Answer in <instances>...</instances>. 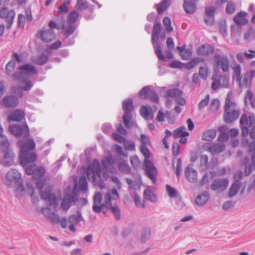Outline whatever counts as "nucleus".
Returning a JSON list of instances; mask_svg holds the SVG:
<instances>
[{"instance_id":"nucleus-1","label":"nucleus","mask_w":255,"mask_h":255,"mask_svg":"<svg viewBox=\"0 0 255 255\" xmlns=\"http://www.w3.org/2000/svg\"><path fill=\"white\" fill-rule=\"evenodd\" d=\"M115 161L111 155L108 156L105 159L101 161V165L100 164L98 160L94 159L92 161V166L88 167L86 169L87 176L89 179L92 178L93 180L96 179L95 175L103 181L107 180L109 177L110 173H114L116 169L114 167Z\"/></svg>"},{"instance_id":"nucleus-2","label":"nucleus","mask_w":255,"mask_h":255,"mask_svg":"<svg viewBox=\"0 0 255 255\" xmlns=\"http://www.w3.org/2000/svg\"><path fill=\"white\" fill-rule=\"evenodd\" d=\"M118 198L119 194L117 190L113 188L105 194L104 201L102 203V195L101 193L98 192L93 197V210L96 213H100L104 207L109 208L116 219H119L121 216L120 208L117 205L111 206V201L116 200Z\"/></svg>"},{"instance_id":"nucleus-3","label":"nucleus","mask_w":255,"mask_h":255,"mask_svg":"<svg viewBox=\"0 0 255 255\" xmlns=\"http://www.w3.org/2000/svg\"><path fill=\"white\" fill-rule=\"evenodd\" d=\"M70 187L66 189L65 195L61 203V207L64 210H67L72 203H75L78 200L80 193V183H75L71 194L70 193Z\"/></svg>"},{"instance_id":"nucleus-4","label":"nucleus","mask_w":255,"mask_h":255,"mask_svg":"<svg viewBox=\"0 0 255 255\" xmlns=\"http://www.w3.org/2000/svg\"><path fill=\"white\" fill-rule=\"evenodd\" d=\"M235 109V104L227 97L225 101V113L224 114V120L226 123H231L239 118L240 111Z\"/></svg>"},{"instance_id":"nucleus-5","label":"nucleus","mask_w":255,"mask_h":255,"mask_svg":"<svg viewBox=\"0 0 255 255\" xmlns=\"http://www.w3.org/2000/svg\"><path fill=\"white\" fill-rule=\"evenodd\" d=\"M230 66L229 59L227 55L216 54L214 56L212 67L215 72H218L222 70L223 72H228Z\"/></svg>"},{"instance_id":"nucleus-6","label":"nucleus","mask_w":255,"mask_h":255,"mask_svg":"<svg viewBox=\"0 0 255 255\" xmlns=\"http://www.w3.org/2000/svg\"><path fill=\"white\" fill-rule=\"evenodd\" d=\"M51 187L50 186H46L43 191L40 189L39 191V195L41 198L44 200L46 202L49 203L50 206L56 210L59 204V199L56 198L54 194L51 193Z\"/></svg>"},{"instance_id":"nucleus-7","label":"nucleus","mask_w":255,"mask_h":255,"mask_svg":"<svg viewBox=\"0 0 255 255\" xmlns=\"http://www.w3.org/2000/svg\"><path fill=\"white\" fill-rule=\"evenodd\" d=\"M6 185H12L14 184L16 188H20L23 186V182L21 179V174L15 169H11L5 175Z\"/></svg>"},{"instance_id":"nucleus-8","label":"nucleus","mask_w":255,"mask_h":255,"mask_svg":"<svg viewBox=\"0 0 255 255\" xmlns=\"http://www.w3.org/2000/svg\"><path fill=\"white\" fill-rule=\"evenodd\" d=\"M25 135L26 137L19 139L17 143L21 153L31 151L35 148L34 140L32 138H27L29 135V130L27 127L26 129Z\"/></svg>"},{"instance_id":"nucleus-9","label":"nucleus","mask_w":255,"mask_h":255,"mask_svg":"<svg viewBox=\"0 0 255 255\" xmlns=\"http://www.w3.org/2000/svg\"><path fill=\"white\" fill-rule=\"evenodd\" d=\"M37 155L34 152L29 151L24 153L20 152L19 161L20 164L25 169L30 163H33L37 159Z\"/></svg>"},{"instance_id":"nucleus-10","label":"nucleus","mask_w":255,"mask_h":255,"mask_svg":"<svg viewBox=\"0 0 255 255\" xmlns=\"http://www.w3.org/2000/svg\"><path fill=\"white\" fill-rule=\"evenodd\" d=\"M46 171L43 166H36L35 164H30L25 169V173L27 175H32L35 178H41L45 174Z\"/></svg>"},{"instance_id":"nucleus-11","label":"nucleus","mask_w":255,"mask_h":255,"mask_svg":"<svg viewBox=\"0 0 255 255\" xmlns=\"http://www.w3.org/2000/svg\"><path fill=\"white\" fill-rule=\"evenodd\" d=\"M144 163L146 168L145 171V175L152 181V183H155L156 181V176L157 175L156 168L148 159L144 160Z\"/></svg>"},{"instance_id":"nucleus-12","label":"nucleus","mask_w":255,"mask_h":255,"mask_svg":"<svg viewBox=\"0 0 255 255\" xmlns=\"http://www.w3.org/2000/svg\"><path fill=\"white\" fill-rule=\"evenodd\" d=\"M229 184L228 178H217L211 183L210 187L212 190H219L221 192L225 191Z\"/></svg>"},{"instance_id":"nucleus-13","label":"nucleus","mask_w":255,"mask_h":255,"mask_svg":"<svg viewBox=\"0 0 255 255\" xmlns=\"http://www.w3.org/2000/svg\"><path fill=\"white\" fill-rule=\"evenodd\" d=\"M203 148L213 154L220 153L225 148L224 143H205L203 145Z\"/></svg>"},{"instance_id":"nucleus-14","label":"nucleus","mask_w":255,"mask_h":255,"mask_svg":"<svg viewBox=\"0 0 255 255\" xmlns=\"http://www.w3.org/2000/svg\"><path fill=\"white\" fill-rule=\"evenodd\" d=\"M19 103L18 98L12 95H6L2 100V105L7 108H14L18 105Z\"/></svg>"},{"instance_id":"nucleus-15","label":"nucleus","mask_w":255,"mask_h":255,"mask_svg":"<svg viewBox=\"0 0 255 255\" xmlns=\"http://www.w3.org/2000/svg\"><path fill=\"white\" fill-rule=\"evenodd\" d=\"M41 39L45 42H50L54 40L56 35L53 29H46L39 32Z\"/></svg>"},{"instance_id":"nucleus-16","label":"nucleus","mask_w":255,"mask_h":255,"mask_svg":"<svg viewBox=\"0 0 255 255\" xmlns=\"http://www.w3.org/2000/svg\"><path fill=\"white\" fill-rule=\"evenodd\" d=\"M185 175L187 180L191 183H195L198 179V174L196 170L192 165L187 166L185 171Z\"/></svg>"},{"instance_id":"nucleus-17","label":"nucleus","mask_w":255,"mask_h":255,"mask_svg":"<svg viewBox=\"0 0 255 255\" xmlns=\"http://www.w3.org/2000/svg\"><path fill=\"white\" fill-rule=\"evenodd\" d=\"M4 152H5V153L0 162L4 166H10L13 163L14 153L11 150H8V148L4 151ZM2 153H3V152Z\"/></svg>"},{"instance_id":"nucleus-18","label":"nucleus","mask_w":255,"mask_h":255,"mask_svg":"<svg viewBox=\"0 0 255 255\" xmlns=\"http://www.w3.org/2000/svg\"><path fill=\"white\" fill-rule=\"evenodd\" d=\"M248 13L244 11L239 12L233 18L235 23L238 25H246L248 22L247 18Z\"/></svg>"},{"instance_id":"nucleus-19","label":"nucleus","mask_w":255,"mask_h":255,"mask_svg":"<svg viewBox=\"0 0 255 255\" xmlns=\"http://www.w3.org/2000/svg\"><path fill=\"white\" fill-rule=\"evenodd\" d=\"M255 122V116L254 115L249 116L244 114L241 116L240 124L242 127H252Z\"/></svg>"},{"instance_id":"nucleus-20","label":"nucleus","mask_w":255,"mask_h":255,"mask_svg":"<svg viewBox=\"0 0 255 255\" xmlns=\"http://www.w3.org/2000/svg\"><path fill=\"white\" fill-rule=\"evenodd\" d=\"M214 48L209 45H202L196 51L199 56H208L213 53Z\"/></svg>"},{"instance_id":"nucleus-21","label":"nucleus","mask_w":255,"mask_h":255,"mask_svg":"<svg viewBox=\"0 0 255 255\" xmlns=\"http://www.w3.org/2000/svg\"><path fill=\"white\" fill-rule=\"evenodd\" d=\"M18 70L22 71L23 74L28 75H34L37 73L36 67L32 64H27L20 66Z\"/></svg>"},{"instance_id":"nucleus-22","label":"nucleus","mask_w":255,"mask_h":255,"mask_svg":"<svg viewBox=\"0 0 255 255\" xmlns=\"http://www.w3.org/2000/svg\"><path fill=\"white\" fill-rule=\"evenodd\" d=\"M25 117V113L22 110H16L8 116L9 121L19 122Z\"/></svg>"},{"instance_id":"nucleus-23","label":"nucleus","mask_w":255,"mask_h":255,"mask_svg":"<svg viewBox=\"0 0 255 255\" xmlns=\"http://www.w3.org/2000/svg\"><path fill=\"white\" fill-rule=\"evenodd\" d=\"M196 0H184L183 8L187 13H193L196 10Z\"/></svg>"},{"instance_id":"nucleus-24","label":"nucleus","mask_w":255,"mask_h":255,"mask_svg":"<svg viewBox=\"0 0 255 255\" xmlns=\"http://www.w3.org/2000/svg\"><path fill=\"white\" fill-rule=\"evenodd\" d=\"M140 113L141 116L145 120L152 119L153 118L152 109L150 106L148 107L142 106L140 110Z\"/></svg>"},{"instance_id":"nucleus-25","label":"nucleus","mask_w":255,"mask_h":255,"mask_svg":"<svg viewBox=\"0 0 255 255\" xmlns=\"http://www.w3.org/2000/svg\"><path fill=\"white\" fill-rule=\"evenodd\" d=\"M245 103L247 107L251 106L253 108L255 107V101L254 95L252 92L250 90H248L247 91L246 94L245 96Z\"/></svg>"},{"instance_id":"nucleus-26","label":"nucleus","mask_w":255,"mask_h":255,"mask_svg":"<svg viewBox=\"0 0 255 255\" xmlns=\"http://www.w3.org/2000/svg\"><path fill=\"white\" fill-rule=\"evenodd\" d=\"M7 14H8V17L9 18V19H8V20L10 21L11 23L12 22V19L14 18L15 15V11L12 9L9 10L6 7H4L0 10V17L4 18Z\"/></svg>"},{"instance_id":"nucleus-27","label":"nucleus","mask_w":255,"mask_h":255,"mask_svg":"<svg viewBox=\"0 0 255 255\" xmlns=\"http://www.w3.org/2000/svg\"><path fill=\"white\" fill-rule=\"evenodd\" d=\"M7 14H8V17L9 18V19H8V20L10 21L11 23L12 22V19L14 18L15 15V11L12 9L9 10L6 7H4L0 10V17L4 18Z\"/></svg>"},{"instance_id":"nucleus-28","label":"nucleus","mask_w":255,"mask_h":255,"mask_svg":"<svg viewBox=\"0 0 255 255\" xmlns=\"http://www.w3.org/2000/svg\"><path fill=\"white\" fill-rule=\"evenodd\" d=\"M186 128L184 127H181L175 130L172 133V136L174 138H177L180 137H187L189 135V133L185 131Z\"/></svg>"},{"instance_id":"nucleus-29","label":"nucleus","mask_w":255,"mask_h":255,"mask_svg":"<svg viewBox=\"0 0 255 255\" xmlns=\"http://www.w3.org/2000/svg\"><path fill=\"white\" fill-rule=\"evenodd\" d=\"M242 185L241 181H237L232 184L229 189V196L231 198L235 196L239 191Z\"/></svg>"},{"instance_id":"nucleus-30","label":"nucleus","mask_w":255,"mask_h":255,"mask_svg":"<svg viewBox=\"0 0 255 255\" xmlns=\"http://www.w3.org/2000/svg\"><path fill=\"white\" fill-rule=\"evenodd\" d=\"M216 136V131L214 129H209L205 131L202 134V139L203 140L211 141Z\"/></svg>"},{"instance_id":"nucleus-31","label":"nucleus","mask_w":255,"mask_h":255,"mask_svg":"<svg viewBox=\"0 0 255 255\" xmlns=\"http://www.w3.org/2000/svg\"><path fill=\"white\" fill-rule=\"evenodd\" d=\"M138 180L139 182H136L128 178L126 179L129 188L134 190H138L140 188V183L141 182V177L140 175H138Z\"/></svg>"},{"instance_id":"nucleus-32","label":"nucleus","mask_w":255,"mask_h":255,"mask_svg":"<svg viewBox=\"0 0 255 255\" xmlns=\"http://www.w3.org/2000/svg\"><path fill=\"white\" fill-rule=\"evenodd\" d=\"M123 108L125 113H129L133 110V101L128 99L123 102Z\"/></svg>"},{"instance_id":"nucleus-33","label":"nucleus","mask_w":255,"mask_h":255,"mask_svg":"<svg viewBox=\"0 0 255 255\" xmlns=\"http://www.w3.org/2000/svg\"><path fill=\"white\" fill-rule=\"evenodd\" d=\"M177 48L179 50L180 54L182 59L188 60L191 57V52L189 50L186 49L185 46H178Z\"/></svg>"},{"instance_id":"nucleus-34","label":"nucleus","mask_w":255,"mask_h":255,"mask_svg":"<svg viewBox=\"0 0 255 255\" xmlns=\"http://www.w3.org/2000/svg\"><path fill=\"white\" fill-rule=\"evenodd\" d=\"M9 130L12 134L17 137L21 136L23 132V129L18 125L9 126Z\"/></svg>"},{"instance_id":"nucleus-35","label":"nucleus","mask_w":255,"mask_h":255,"mask_svg":"<svg viewBox=\"0 0 255 255\" xmlns=\"http://www.w3.org/2000/svg\"><path fill=\"white\" fill-rule=\"evenodd\" d=\"M209 194L206 193L199 195L197 197L195 200L196 204L199 206H203L207 203L209 200Z\"/></svg>"},{"instance_id":"nucleus-36","label":"nucleus","mask_w":255,"mask_h":255,"mask_svg":"<svg viewBox=\"0 0 255 255\" xmlns=\"http://www.w3.org/2000/svg\"><path fill=\"white\" fill-rule=\"evenodd\" d=\"M118 168L122 173L126 174L129 173L130 171L129 166L124 160L121 161L118 163Z\"/></svg>"},{"instance_id":"nucleus-37","label":"nucleus","mask_w":255,"mask_h":255,"mask_svg":"<svg viewBox=\"0 0 255 255\" xmlns=\"http://www.w3.org/2000/svg\"><path fill=\"white\" fill-rule=\"evenodd\" d=\"M204 61V59L202 58H194L186 64L185 67L187 69H190L194 68L198 63L203 62Z\"/></svg>"},{"instance_id":"nucleus-38","label":"nucleus","mask_w":255,"mask_h":255,"mask_svg":"<svg viewBox=\"0 0 255 255\" xmlns=\"http://www.w3.org/2000/svg\"><path fill=\"white\" fill-rule=\"evenodd\" d=\"M170 1L169 0H164L160 3L156 5V9L158 13H161L169 6Z\"/></svg>"},{"instance_id":"nucleus-39","label":"nucleus","mask_w":255,"mask_h":255,"mask_svg":"<svg viewBox=\"0 0 255 255\" xmlns=\"http://www.w3.org/2000/svg\"><path fill=\"white\" fill-rule=\"evenodd\" d=\"M79 13L77 11H73L70 13L67 19L68 24L75 25V23L78 19Z\"/></svg>"},{"instance_id":"nucleus-40","label":"nucleus","mask_w":255,"mask_h":255,"mask_svg":"<svg viewBox=\"0 0 255 255\" xmlns=\"http://www.w3.org/2000/svg\"><path fill=\"white\" fill-rule=\"evenodd\" d=\"M143 195L145 199L147 200L153 202L156 201V197L154 193L149 189H147L144 191Z\"/></svg>"},{"instance_id":"nucleus-41","label":"nucleus","mask_w":255,"mask_h":255,"mask_svg":"<svg viewBox=\"0 0 255 255\" xmlns=\"http://www.w3.org/2000/svg\"><path fill=\"white\" fill-rule=\"evenodd\" d=\"M151 91L149 86H147L143 87L139 92V97L143 99L148 98Z\"/></svg>"},{"instance_id":"nucleus-42","label":"nucleus","mask_w":255,"mask_h":255,"mask_svg":"<svg viewBox=\"0 0 255 255\" xmlns=\"http://www.w3.org/2000/svg\"><path fill=\"white\" fill-rule=\"evenodd\" d=\"M183 93L181 90L178 89H173L167 91V96L168 97L177 98L180 97Z\"/></svg>"},{"instance_id":"nucleus-43","label":"nucleus","mask_w":255,"mask_h":255,"mask_svg":"<svg viewBox=\"0 0 255 255\" xmlns=\"http://www.w3.org/2000/svg\"><path fill=\"white\" fill-rule=\"evenodd\" d=\"M49 59L47 55L42 54L33 60V62L37 65H41L45 64Z\"/></svg>"},{"instance_id":"nucleus-44","label":"nucleus","mask_w":255,"mask_h":255,"mask_svg":"<svg viewBox=\"0 0 255 255\" xmlns=\"http://www.w3.org/2000/svg\"><path fill=\"white\" fill-rule=\"evenodd\" d=\"M162 22L167 32H170L173 31V28L171 26V20L168 17H164Z\"/></svg>"},{"instance_id":"nucleus-45","label":"nucleus","mask_w":255,"mask_h":255,"mask_svg":"<svg viewBox=\"0 0 255 255\" xmlns=\"http://www.w3.org/2000/svg\"><path fill=\"white\" fill-rule=\"evenodd\" d=\"M209 70L206 66H201L199 69V75L203 80H206L208 77Z\"/></svg>"},{"instance_id":"nucleus-46","label":"nucleus","mask_w":255,"mask_h":255,"mask_svg":"<svg viewBox=\"0 0 255 255\" xmlns=\"http://www.w3.org/2000/svg\"><path fill=\"white\" fill-rule=\"evenodd\" d=\"M76 26L73 24H68L65 27H64V35L66 37H68L70 36L76 29Z\"/></svg>"},{"instance_id":"nucleus-47","label":"nucleus","mask_w":255,"mask_h":255,"mask_svg":"<svg viewBox=\"0 0 255 255\" xmlns=\"http://www.w3.org/2000/svg\"><path fill=\"white\" fill-rule=\"evenodd\" d=\"M220 107V102L217 99L212 100L210 104V110L212 112H215L219 110Z\"/></svg>"},{"instance_id":"nucleus-48","label":"nucleus","mask_w":255,"mask_h":255,"mask_svg":"<svg viewBox=\"0 0 255 255\" xmlns=\"http://www.w3.org/2000/svg\"><path fill=\"white\" fill-rule=\"evenodd\" d=\"M15 67V62L11 60L8 62L5 66V72L7 74L10 75L14 71Z\"/></svg>"},{"instance_id":"nucleus-49","label":"nucleus","mask_w":255,"mask_h":255,"mask_svg":"<svg viewBox=\"0 0 255 255\" xmlns=\"http://www.w3.org/2000/svg\"><path fill=\"white\" fill-rule=\"evenodd\" d=\"M124 148L127 150L129 151H134L135 149V145L133 142L127 140L124 142Z\"/></svg>"},{"instance_id":"nucleus-50","label":"nucleus","mask_w":255,"mask_h":255,"mask_svg":"<svg viewBox=\"0 0 255 255\" xmlns=\"http://www.w3.org/2000/svg\"><path fill=\"white\" fill-rule=\"evenodd\" d=\"M150 236V230L149 229H143L141 232V240L142 242H145Z\"/></svg>"},{"instance_id":"nucleus-51","label":"nucleus","mask_w":255,"mask_h":255,"mask_svg":"<svg viewBox=\"0 0 255 255\" xmlns=\"http://www.w3.org/2000/svg\"><path fill=\"white\" fill-rule=\"evenodd\" d=\"M219 28L221 33L225 36L227 34V25L226 21L225 19H222L219 23Z\"/></svg>"},{"instance_id":"nucleus-52","label":"nucleus","mask_w":255,"mask_h":255,"mask_svg":"<svg viewBox=\"0 0 255 255\" xmlns=\"http://www.w3.org/2000/svg\"><path fill=\"white\" fill-rule=\"evenodd\" d=\"M209 100L210 95L207 94L206 95L205 97L199 102L198 105V109L202 110L207 106L209 103Z\"/></svg>"},{"instance_id":"nucleus-53","label":"nucleus","mask_w":255,"mask_h":255,"mask_svg":"<svg viewBox=\"0 0 255 255\" xmlns=\"http://www.w3.org/2000/svg\"><path fill=\"white\" fill-rule=\"evenodd\" d=\"M133 200L136 206L138 207L144 208L145 207L143 201L142 200L140 197L137 193H134L133 195Z\"/></svg>"},{"instance_id":"nucleus-54","label":"nucleus","mask_w":255,"mask_h":255,"mask_svg":"<svg viewBox=\"0 0 255 255\" xmlns=\"http://www.w3.org/2000/svg\"><path fill=\"white\" fill-rule=\"evenodd\" d=\"M139 150L144 156L145 158L144 160L148 159L150 158L151 154L147 146H140Z\"/></svg>"},{"instance_id":"nucleus-55","label":"nucleus","mask_w":255,"mask_h":255,"mask_svg":"<svg viewBox=\"0 0 255 255\" xmlns=\"http://www.w3.org/2000/svg\"><path fill=\"white\" fill-rule=\"evenodd\" d=\"M131 117V115L129 113H125L123 117L124 125L127 128H129L130 127Z\"/></svg>"},{"instance_id":"nucleus-56","label":"nucleus","mask_w":255,"mask_h":255,"mask_svg":"<svg viewBox=\"0 0 255 255\" xmlns=\"http://www.w3.org/2000/svg\"><path fill=\"white\" fill-rule=\"evenodd\" d=\"M169 114V112L166 111L165 113H164L161 111L159 110L157 112V116L156 117V120L158 122H162L164 121L165 118Z\"/></svg>"},{"instance_id":"nucleus-57","label":"nucleus","mask_w":255,"mask_h":255,"mask_svg":"<svg viewBox=\"0 0 255 255\" xmlns=\"http://www.w3.org/2000/svg\"><path fill=\"white\" fill-rule=\"evenodd\" d=\"M25 19V16L23 14H19L18 15V27L20 29H23L24 28Z\"/></svg>"},{"instance_id":"nucleus-58","label":"nucleus","mask_w":255,"mask_h":255,"mask_svg":"<svg viewBox=\"0 0 255 255\" xmlns=\"http://www.w3.org/2000/svg\"><path fill=\"white\" fill-rule=\"evenodd\" d=\"M154 47L155 49V53L156 54L158 59L162 61H164L165 59V57L161 52L160 45H157L154 46Z\"/></svg>"},{"instance_id":"nucleus-59","label":"nucleus","mask_w":255,"mask_h":255,"mask_svg":"<svg viewBox=\"0 0 255 255\" xmlns=\"http://www.w3.org/2000/svg\"><path fill=\"white\" fill-rule=\"evenodd\" d=\"M236 10L235 4L232 1H229L227 3L226 11L229 14L233 13Z\"/></svg>"},{"instance_id":"nucleus-60","label":"nucleus","mask_w":255,"mask_h":255,"mask_svg":"<svg viewBox=\"0 0 255 255\" xmlns=\"http://www.w3.org/2000/svg\"><path fill=\"white\" fill-rule=\"evenodd\" d=\"M88 190V182L86 177H81V192Z\"/></svg>"},{"instance_id":"nucleus-61","label":"nucleus","mask_w":255,"mask_h":255,"mask_svg":"<svg viewBox=\"0 0 255 255\" xmlns=\"http://www.w3.org/2000/svg\"><path fill=\"white\" fill-rule=\"evenodd\" d=\"M41 213L46 218H49L54 213L50 208H43L41 209Z\"/></svg>"},{"instance_id":"nucleus-62","label":"nucleus","mask_w":255,"mask_h":255,"mask_svg":"<svg viewBox=\"0 0 255 255\" xmlns=\"http://www.w3.org/2000/svg\"><path fill=\"white\" fill-rule=\"evenodd\" d=\"M22 83L23 86L21 87V88L24 91L30 90L33 86V83L31 81L23 80Z\"/></svg>"},{"instance_id":"nucleus-63","label":"nucleus","mask_w":255,"mask_h":255,"mask_svg":"<svg viewBox=\"0 0 255 255\" xmlns=\"http://www.w3.org/2000/svg\"><path fill=\"white\" fill-rule=\"evenodd\" d=\"M233 73L235 77L236 78V80L240 78L241 77V67L239 64H237L235 65L233 68Z\"/></svg>"},{"instance_id":"nucleus-64","label":"nucleus","mask_w":255,"mask_h":255,"mask_svg":"<svg viewBox=\"0 0 255 255\" xmlns=\"http://www.w3.org/2000/svg\"><path fill=\"white\" fill-rule=\"evenodd\" d=\"M166 191L169 197L174 198L176 196V190L174 188L170 186L169 185H166Z\"/></svg>"}]
</instances>
